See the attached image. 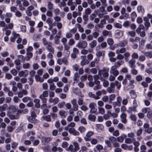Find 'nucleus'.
I'll use <instances>...</instances> for the list:
<instances>
[{
    "label": "nucleus",
    "mask_w": 152,
    "mask_h": 152,
    "mask_svg": "<svg viewBox=\"0 0 152 152\" xmlns=\"http://www.w3.org/2000/svg\"><path fill=\"white\" fill-rule=\"evenodd\" d=\"M142 111L143 113L147 114H152V111L149 108H144L142 109Z\"/></svg>",
    "instance_id": "25"
},
{
    "label": "nucleus",
    "mask_w": 152,
    "mask_h": 152,
    "mask_svg": "<svg viewBox=\"0 0 152 152\" xmlns=\"http://www.w3.org/2000/svg\"><path fill=\"white\" fill-rule=\"evenodd\" d=\"M22 66L24 69H29L30 67V64L28 63H24L23 64Z\"/></svg>",
    "instance_id": "64"
},
{
    "label": "nucleus",
    "mask_w": 152,
    "mask_h": 152,
    "mask_svg": "<svg viewBox=\"0 0 152 152\" xmlns=\"http://www.w3.org/2000/svg\"><path fill=\"white\" fill-rule=\"evenodd\" d=\"M28 75V71L27 70H21L19 71L18 73V75L20 77H26Z\"/></svg>",
    "instance_id": "8"
},
{
    "label": "nucleus",
    "mask_w": 152,
    "mask_h": 152,
    "mask_svg": "<svg viewBox=\"0 0 152 152\" xmlns=\"http://www.w3.org/2000/svg\"><path fill=\"white\" fill-rule=\"evenodd\" d=\"M48 101L50 103H52L53 104H55L58 102L59 99L57 97H55L53 99L50 98L49 99Z\"/></svg>",
    "instance_id": "17"
},
{
    "label": "nucleus",
    "mask_w": 152,
    "mask_h": 152,
    "mask_svg": "<svg viewBox=\"0 0 152 152\" xmlns=\"http://www.w3.org/2000/svg\"><path fill=\"white\" fill-rule=\"evenodd\" d=\"M84 97V96L82 95H81L78 98L77 100V103L79 105H82L83 104V98Z\"/></svg>",
    "instance_id": "21"
},
{
    "label": "nucleus",
    "mask_w": 152,
    "mask_h": 152,
    "mask_svg": "<svg viewBox=\"0 0 152 152\" xmlns=\"http://www.w3.org/2000/svg\"><path fill=\"white\" fill-rule=\"evenodd\" d=\"M113 26L115 28L121 29L122 27V25L119 23L115 22L113 23Z\"/></svg>",
    "instance_id": "42"
},
{
    "label": "nucleus",
    "mask_w": 152,
    "mask_h": 152,
    "mask_svg": "<svg viewBox=\"0 0 152 152\" xmlns=\"http://www.w3.org/2000/svg\"><path fill=\"white\" fill-rule=\"evenodd\" d=\"M88 119L92 121H95L96 117L93 115H89L88 116Z\"/></svg>",
    "instance_id": "60"
},
{
    "label": "nucleus",
    "mask_w": 152,
    "mask_h": 152,
    "mask_svg": "<svg viewBox=\"0 0 152 152\" xmlns=\"http://www.w3.org/2000/svg\"><path fill=\"white\" fill-rule=\"evenodd\" d=\"M140 38L139 37H136L134 39L130 38L129 39V41L131 42L134 43L135 42H137L140 41Z\"/></svg>",
    "instance_id": "39"
},
{
    "label": "nucleus",
    "mask_w": 152,
    "mask_h": 152,
    "mask_svg": "<svg viewBox=\"0 0 152 152\" xmlns=\"http://www.w3.org/2000/svg\"><path fill=\"white\" fill-rule=\"evenodd\" d=\"M101 80L102 82V85L104 87H108L109 85V82L107 80L103 79L102 78L101 79Z\"/></svg>",
    "instance_id": "33"
},
{
    "label": "nucleus",
    "mask_w": 152,
    "mask_h": 152,
    "mask_svg": "<svg viewBox=\"0 0 152 152\" xmlns=\"http://www.w3.org/2000/svg\"><path fill=\"white\" fill-rule=\"evenodd\" d=\"M80 77V75L79 74L76 72L74 74V77L73 78V81L74 83H77L79 80V78Z\"/></svg>",
    "instance_id": "26"
},
{
    "label": "nucleus",
    "mask_w": 152,
    "mask_h": 152,
    "mask_svg": "<svg viewBox=\"0 0 152 152\" xmlns=\"http://www.w3.org/2000/svg\"><path fill=\"white\" fill-rule=\"evenodd\" d=\"M69 133L72 134L74 135L77 136L80 134L79 132L75 130V129H71L69 130Z\"/></svg>",
    "instance_id": "30"
},
{
    "label": "nucleus",
    "mask_w": 152,
    "mask_h": 152,
    "mask_svg": "<svg viewBox=\"0 0 152 152\" xmlns=\"http://www.w3.org/2000/svg\"><path fill=\"white\" fill-rule=\"evenodd\" d=\"M62 1L59 4L58 6L60 7L61 8L63 7H65L66 5V2L67 1H69V0H62Z\"/></svg>",
    "instance_id": "44"
},
{
    "label": "nucleus",
    "mask_w": 152,
    "mask_h": 152,
    "mask_svg": "<svg viewBox=\"0 0 152 152\" xmlns=\"http://www.w3.org/2000/svg\"><path fill=\"white\" fill-rule=\"evenodd\" d=\"M83 19L84 20L83 23L84 24H86L87 23V21L88 20V15H83Z\"/></svg>",
    "instance_id": "59"
},
{
    "label": "nucleus",
    "mask_w": 152,
    "mask_h": 152,
    "mask_svg": "<svg viewBox=\"0 0 152 152\" xmlns=\"http://www.w3.org/2000/svg\"><path fill=\"white\" fill-rule=\"evenodd\" d=\"M40 76V75H35V80L37 82H39L40 83H42L44 81V79Z\"/></svg>",
    "instance_id": "28"
},
{
    "label": "nucleus",
    "mask_w": 152,
    "mask_h": 152,
    "mask_svg": "<svg viewBox=\"0 0 152 152\" xmlns=\"http://www.w3.org/2000/svg\"><path fill=\"white\" fill-rule=\"evenodd\" d=\"M117 69L115 66H112L110 71V73L115 76H117L119 74V72L116 70Z\"/></svg>",
    "instance_id": "7"
},
{
    "label": "nucleus",
    "mask_w": 152,
    "mask_h": 152,
    "mask_svg": "<svg viewBox=\"0 0 152 152\" xmlns=\"http://www.w3.org/2000/svg\"><path fill=\"white\" fill-rule=\"evenodd\" d=\"M66 150L68 151H70V152H76L73 145L72 144L70 145L69 147L66 149Z\"/></svg>",
    "instance_id": "40"
},
{
    "label": "nucleus",
    "mask_w": 152,
    "mask_h": 152,
    "mask_svg": "<svg viewBox=\"0 0 152 152\" xmlns=\"http://www.w3.org/2000/svg\"><path fill=\"white\" fill-rule=\"evenodd\" d=\"M135 82L134 80H132L129 81V86L132 88H134V84Z\"/></svg>",
    "instance_id": "53"
},
{
    "label": "nucleus",
    "mask_w": 152,
    "mask_h": 152,
    "mask_svg": "<svg viewBox=\"0 0 152 152\" xmlns=\"http://www.w3.org/2000/svg\"><path fill=\"white\" fill-rule=\"evenodd\" d=\"M133 139H132L128 137L126 138L125 140V142L126 144H130L133 143Z\"/></svg>",
    "instance_id": "47"
},
{
    "label": "nucleus",
    "mask_w": 152,
    "mask_h": 152,
    "mask_svg": "<svg viewBox=\"0 0 152 152\" xmlns=\"http://www.w3.org/2000/svg\"><path fill=\"white\" fill-rule=\"evenodd\" d=\"M72 1L73 0H69L67 3V5L70 6V8L71 11L74 10L77 5L75 4V2H73Z\"/></svg>",
    "instance_id": "5"
},
{
    "label": "nucleus",
    "mask_w": 152,
    "mask_h": 152,
    "mask_svg": "<svg viewBox=\"0 0 152 152\" xmlns=\"http://www.w3.org/2000/svg\"><path fill=\"white\" fill-rule=\"evenodd\" d=\"M27 57H26L25 60L27 61H29L33 56V54L31 52H27Z\"/></svg>",
    "instance_id": "41"
},
{
    "label": "nucleus",
    "mask_w": 152,
    "mask_h": 152,
    "mask_svg": "<svg viewBox=\"0 0 152 152\" xmlns=\"http://www.w3.org/2000/svg\"><path fill=\"white\" fill-rule=\"evenodd\" d=\"M72 91L74 94L80 96L82 95L80 90L77 88H73L72 89Z\"/></svg>",
    "instance_id": "22"
},
{
    "label": "nucleus",
    "mask_w": 152,
    "mask_h": 152,
    "mask_svg": "<svg viewBox=\"0 0 152 152\" xmlns=\"http://www.w3.org/2000/svg\"><path fill=\"white\" fill-rule=\"evenodd\" d=\"M31 97L28 96H26L23 97L22 99V101L25 103L27 102L28 101H31Z\"/></svg>",
    "instance_id": "61"
},
{
    "label": "nucleus",
    "mask_w": 152,
    "mask_h": 152,
    "mask_svg": "<svg viewBox=\"0 0 152 152\" xmlns=\"http://www.w3.org/2000/svg\"><path fill=\"white\" fill-rule=\"evenodd\" d=\"M144 54L147 58H152V51H148L144 53Z\"/></svg>",
    "instance_id": "38"
},
{
    "label": "nucleus",
    "mask_w": 152,
    "mask_h": 152,
    "mask_svg": "<svg viewBox=\"0 0 152 152\" xmlns=\"http://www.w3.org/2000/svg\"><path fill=\"white\" fill-rule=\"evenodd\" d=\"M131 22L127 20L124 22L123 25L125 27H127L130 26Z\"/></svg>",
    "instance_id": "62"
},
{
    "label": "nucleus",
    "mask_w": 152,
    "mask_h": 152,
    "mask_svg": "<svg viewBox=\"0 0 152 152\" xmlns=\"http://www.w3.org/2000/svg\"><path fill=\"white\" fill-rule=\"evenodd\" d=\"M91 10L90 8L88 7L85 10V14L87 15H88L91 14Z\"/></svg>",
    "instance_id": "58"
},
{
    "label": "nucleus",
    "mask_w": 152,
    "mask_h": 152,
    "mask_svg": "<svg viewBox=\"0 0 152 152\" xmlns=\"http://www.w3.org/2000/svg\"><path fill=\"white\" fill-rule=\"evenodd\" d=\"M126 137V136L124 134H122L120 136L116 138L113 136H110L109 138V140H105V142L107 147L109 148L112 147L111 143H112L113 147H120V144L117 141L120 143H122L124 141V138Z\"/></svg>",
    "instance_id": "1"
},
{
    "label": "nucleus",
    "mask_w": 152,
    "mask_h": 152,
    "mask_svg": "<svg viewBox=\"0 0 152 152\" xmlns=\"http://www.w3.org/2000/svg\"><path fill=\"white\" fill-rule=\"evenodd\" d=\"M99 48L98 46L96 48V55L98 58H99L101 56H103L104 55L105 51L103 50H99Z\"/></svg>",
    "instance_id": "6"
},
{
    "label": "nucleus",
    "mask_w": 152,
    "mask_h": 152,
    "mask_svg": "<svg viewBox=\"0 0 152 152\" xmlns=\"http://www.w3.org/2000/svg\"><path fill=\"white\" fill-rule=\"evenodd\" d=\"M135 60L133 59H131L128 61L129 66L131 68H134L135 67Z\"/></svg>",
    "instance_id": "16"
},
{
    "label": "nucleus",
    "mask_w": 152,
    "mask_h": 152,
    "mask_svg": "<svg viewBox=\"0 0 152 152\" xmlns=\"http://www.w3.org/2000/svg\"><path fill=\"white\" fill-rule=\"evenodd\" d=\"M97 44V42L95 40H93L89 44V45L91 48H94L96 47Z\"/></svg>",
    "instance_id": "34"
},
{
    "label": "nucleus",
    "mask_w": 152,
    "mask_h": 152,
    "mask_svg": "<svg viewBox=\"0 0 152 152\" xmlns=\"http://www.w3.org/2000/svg\"><path fill=\"white\" fill-rule=\"evenodd\" d=\"M137 10L138 12L143 13L145 11L143 7L142 6H139L137 7Z\"/></svg>",
    "instance_id": "51"
},
{
    "label": "nucleus",
    "mask_w": 152,
    "mask_h": 152,
    "mask_svg": "<svg viewBox=\"0 0 152 152\" xmlns=\"http://www.w3.org/2000/svg\"><path fill=\"white\" fill-rule=\"evenodd\" d=\"M109 68L104 67L102 69L99 71L98 74L100 76L102 75L104 78L107 77L109 76Z\"/></svg>",
    "instance_id": "2"
},
{
    "label": "nucleus",
    "mask_w": 152,
    "mask_h": 152,
    "mask_svg": "<svg viewBox=\"0 0 152 152\" xmlns=\"http://www.w3.org/2000/svg\"><path fill=\"white\" fill-rule=\"evenodd\" d=\"M73 145L74 146V148L76 151V152L80 148L79 144L77 142H75L73 143Z\"/></svg>",
    "instance_id": "46"
},
{
    "label": "nucleus",
    "mask_w": 152,
    "mask_h": 152,
    "mask_svg": "<svg viewBox=\"0 0 152 152\" xmlns=\"http://www.w3.org/2000/svg\"><path fill=\"white\" fill-rule=\"evenodd\" d=\"M52 139V138L50 137H43L42 138V141L43 143L45 144L51 141Z\"/></svg>",
    "instance_id": "19"
},
{
    "label": "nucleus",
    "mask_w": 152,
    "mask_h": 152,
    "mask_svg": "<svg viewBox=\"0 0 152 152\" xmlns=\"http://www.w3.org/2000/svg\"><path fill=\"white\" fill-rule=\"evenodd\" d=\"M114 84V87H115L116 86V88L118 89H119L121 86V83L120 82H118V81L116 80L114 82H112Z\"/></svg>",
    "instance_id": "35"
},
{
    "label": "nucleus",
    "mask_w": 152,
    "mask_h": 152,
    "mask_svg": "<svg viewBox=\"0 0 152 152\" xmlns=\"http://www.w3.org/2000/svg\"><path fill=\"white\" fill-rule=\"evenodd\" d=\"M127 40L125 39L119 42L118 43L117 45L119 47H124L127 44Z\"/></svg>",
    "instance_id": "11"
},
{
    "label": "nucleus",
    "mask_w": 152,
    "mask_h": 152,
    "mask_svg": "<svg viewBox=\"0 0 152 152\" xmlns=\"http://www.w3.org/2000/svg\"><path fill=\"white\" fill-rule=\"evenodd\" d=\"M9 110L12 112L13 113L15 112L16 110V108L15 106L13 105H10L8 107Z\"/></svg>",
    "instance_id": "48"
},
{
    "label": "nucleus",
    "mask_w": 152,
    "mask_h": 152,
    "mask_svg": "<svg viewBox=\"0 0 152 152\" xmlns=\"http://www.w3.org/2000/svg\"><path fill=\"white\" fill-rule=\"evenodd\" d=\"M126 115H121L120 117L121 121L123 123L126 122Z\"/></svg>",
    "instance_id": "49"
},
{
    "label": "nucleus",
    "mask_w": 152,
    "mask_h": 152,
    "mask_svg": "<svg viewBox=\"0 0 152 152\" xmlns=\"http://www.w3.org/2000/svg\"><path fill=\"white\" fill-rule=\"evenodd\" d=\"M124 58L126 62L128 61L129 58L130 56V54L128 52H125L123 54Z\"/></svg>",
    "instance_id": "23"
},
{
    "label": "nucleus",
    "mask_w": 152,
    "mask_h": 152,
    "mask_svg": "<svg viewBox=\"0 0 152 152\" xmlns=\"http://www.w3.org/2000/svg\"><path fill=\"white\" fill-rule=\"evenodd\" d=\"M106 23V21L104 20H102L100 23L97 24V26L99 28H102L104 27V25Z\"/></svg>",
    "instance_id": "31"
},
{
    "label": "nucleus",
    "mask_w": 152,
    "mask_h": 152,
    "mask_svg": "<svg viewBox=\"0 0 152 152\" xmlns=\"http://www.w3.org/2000/svg\"><path fill=\"white\" fill-rule=\"evenodd\" d=\"M18 142H12L11 143V147L14 150H15L17 147L18 145Z\"/></svg>",
    "instance_id": "54"
},
{
    "label": "nucleus",
    "mask_w": 152,
    "mask_h": 152,
    "mask_svg": "<svg viewBox=\"0 0 152 152\" xmlns=\"http://www.w3.org/2000/svg\"><path fill=\"white\" fill-rule=\"evenodd\" d=\"M36 117V115H31L30 116L28 117V119L29 121L32 123H35L36 120L35 118Z\"/></svg>",
    "instance_id": "14"
},
{
    "label": "nucleus",
    "mask_w": 152,
    "mask_h": 152,
    "mask_svg": "<svg viewBox=\"0 0 152 152\" xmlns=\"http://www.w3.org/2000/svg\"><path fill=\"white\" fill-rule=\"evenodd\" d=\"M7 106L6 104H4L0 106V111L2 112L4 111L5 110L7 107Z\"/></svg>",
    "instance_id": "56"
},
{
    "label": "nucleus",
    "mask_w": 152,
    "mask_h": 152,
    "mask_svg": "<svg viewBox=\"0 0 152 152\" xmlns=\"http://www.w3.org/2000/svg\"><path fill=\"white\" fill-rule=\"evenodd\" d=\"M75 26H77L79 31L82 33L84 32V29L81 26V25L80 24L78 23H77L75 25Z\"/></svg>",
    "instance_id": "52"
},
{
    "label": "nucleus",
    "mask_w": 152,
    "mask_h": 152,
    "mask_svg": "<svg viewBox=\"0 0 152 152\" xmlns=\"http://www.w3.org/2000/svg\"><path fill=\"white\" fill-rule=\"evenodd\" d=\"M46 49L50 52L53 53L54 49L53 47L50 44L48 45L46 47Z\"/></svg>",
    "instance_id": "43"
},
{
    "label": "nucleus",
    "mask_w": 152,
    "mask_h": 152,
    "mask_svg": "<svg viewBox=\"0 0 152 152\" xmlns=\"http://www.w3.org/2000/svg\"><path fill=\"white\" fill-rule=\"evenodd\" d=\"M136 107H129L127 110V112L129 113H135L137 111Z\"/></svg>",
    "instance_id": "37"
},
{
    "label": "nucleus",
    "mask_w": 152,
    "mask_h": 152,
    "mask_svg": "<svg viewBox=\"0 0 152 152\" xmlns=\"http://www.w3.org/2000/svg\"><path fill=\"white\" fill-rule=\"evenodd\" d=\"M12 34L13 36L10 38V40L12 42H14L15 41L16 38L19 37L20 35L15 32H13Z\"/></svg>",
    "instance_id": "15"
},
{
    "label": "nucleus",
    "mask_w": 152,
    "mask_h": 152,
    "mask_svg": "<svg viewBox=\"0 0 152 152\" xmlns=\"http://www.w3.org/2000/svg\"><path fill=\"white\" fill-rule=\"evenodd\" d=\"M48 92L47 91H44L42 94H40L39 96V97L41 96L42 97L45 98L47 97L48 96Z\"/></svg>",
    "instance_id": "55"
},
{
    "label": "nucleus",
    "mask_w": 152,
    "mask_h": 152,
    "mask_svg": "<svg viewBox=\"0 0 152 152\" xmlns=\"http://www.w3.org/2000/svg\"><path fill=\"white\" fill-rule=\"evenodd\" d=\"M96 130L98 132H100L103 130L104 128L103 125L102 124H96Z\"/></svg>",
    "instance_id": "29"
},
{
    "label": "nucleus",
    "mask_w": 152,
    "mask_h": 152,
    "mask_svg": "<svg viewBox=\"0 0 152 152\" xmlns=\"http://www.w3.org/2000/svg\"><path fill=\"white\" fill-rule=\"evenodd\" d=\"M123 31L118 30L115 31V36L116 38H119L123 36Z\"/></svg>",
    "instance_id": "12"
},
{
    "label": "nucleus",
    "mask_w": 152,
    "mask_h": 152,
    "mask_svg": "<svg viewBox=\"0 0 152 152\" xmlns=\"http://www.w3.org/2000/svg\"><path fill=\"white\" fill-rule=\"evenodd\" d=\"M94 134V132L92 131H89L87 132L86 134V136L84 138L85 141H90L91 139L90 137Z\"/></svg>",
    "instance_id": "10"
},
{
    "label": "nucleus",
    "mask_w": 152,
    "mask_h": 152,
    "mask_svg": "<svg viewBox=\"0 0 152 152\" xmlns=\"http://www.w3.org/2000/svg\"><path fill=\"white\" fill-rule=\"evenodd\" d=\"M39 99H41L42 103L41 105V107H45L47 106L46 102L47 99L45 98L42 97L41 96L40 97H39Z\"/></svg>",
    "instance_id": "20"
},
{
    "label": "nucleus",
    "mask_w": 152,
    "mask_h": 152,
    "mask_svg": "<svg viewBox=\"0 0 152 152\" xmlns=\"http://www.w3.org/2000/svg\"><path fill=\"white\" fill-rule=\"evenodd\" d=\"M88 43L86 41H80L76 45V46L79 48H85L87 46Z\"/></svg>",
    "instance_id": "3"
},
{
    "label": "nucleus",
    "mask_w": 152,
    "mask_h": 152,
    "mask_svg": "<svg viewBox=\"0 0 152 152\" xmlns=\"http://www.w3.org/2000/svg\"><path fill=\"white\" fill-rule=\"evenodd\" d=\"M144 28V27L142 24H140L139 25V27L137 28L136 30L137 32L139 34L141 30L142 29H143Z\"/></svg>",
    "instance_id": "57"
},
{
    "label": "nucleus",
    "mask_w": 152,
    "mask_h": 152,
    "mask_svg": "<svg viewBox=\"0 0 152 152\" xmlns=\"http://www.w3.org/2000/svg\"><path fill=\"white\" fill-rule=\"evenodd\" d=\"M70 52L69 51H67L66 55V56L65 57H64L62 58L63 63L65 64H68V62L67 60V58L69 57V56Z\"/></svg>",
    "instance_id": "13"
},
{
    "label": "nucleus",
    "mask_w": 152,
    "mask_h": 152,
    "mask_svg": "<svg viewBox=\"0 0 152 152\" xmlns=\"http://www.w3.org/2000/svg\"><path fill=\"white\" fill-rule=\"evenodd\" d=\"M124 63L122 61H119L117 62L114 63V65L113 66H115V68H117L119 67L121 65Z\"/></svg>",
    "instance_id": "32"
},
{
    "label": "nucleus",
    "mask_w": 152,
    "mask_h": 152,
    "mask_svg": "<svg viewBox=\"0 0 152 152\" xmlns=\"http://www.w3.org/2000/svg\"><path fill=\"white\" fill-rule=\"evenodd\" d=\"M107 91L104 89L102 90L101 91H98L96 92V100L99 99L100 98V96L102 94H106Z\"/></svg>",
    "instance_id": "4"
},
{
    "label": "nucleus",
    "mask_w": 152,
    "mask_h": 152,
    "mask_svg": "<svg viewBox=\"0 0 152 152\" xmlns=\"http://www.w3.org/2000/svg\"><path fill=\"white\" fill-rule=\"evenodd\" d=\"M129 17V15L127 13H124L121 14V15L120 16L119 19L120 20L126 19H127Z\"/></svg>",
    "instance_id": "36"
},
{
    "label": "nucleus",
    "mask_w": 152,
    "mask_h": 152,
    "mask_svg": "<svg viewBox=\"0 0 152 152\" xmlns=\"http://www.w3.org/2000/svg\"><path fill=\"white\" fill-rule=\"evenodd\" d=\"M100 1L102 4L103 6H101L99 8V10H101V8H102V10L101 11L102 12H103L104 10L105 7L107 6L106 4V0H100Z\"/></svg>",
    "instance_id": "18"
},
{
    "label": "nucleus",
    "mask_w": 152,
    "mask_h": 152,
    "mask_svg": "<svg viewBox=\"0 0 152 152\" xmlns=\"http://www.w3.org/2000/svg\"><path fill=\"white\" fill-rule=\"evenodd\" d=\"M126 48L122 47L120 49H118L116 50L115 53L116 54L124 53L126 51Z\"/></svg>",
    "instance_id": "24"
},
{
    "label": "nucleus",
    "mask_w": 152,
    "mask_h": 152,
    "mask_svg": "<svg viewBox=\"0 0 152 152\" xmlns=\"http://www.w3.org/2000/svg\"><path fill=\"white\" fill-rule=\"evenodd\" d=\"M34 102L35 103V106L36 107L39 108L40 107V100L39 99H34Z\"/></svg>",
    "instance_id": "27"
},
{
    "label": "nucleus",
    "mask_w": 152,
    "mask_h": 152,
    "mask_svg": "<svg viewBox=\"0 0 152 152\" xmlns=\"http://www.w3.org/2000/svg\"><path fill=\"white\" fill-rule=\"evenodd\" d=\"M9 116L12 120L18 119L19 117V115H9Z\"/></svg>",
    "instance_id": "50"
},
{
    "label": "nucleus",
    "mask_w": 152,
    "mask_h": 152,
    "mask_svg": "<svg viewBox=\"0 0 152 152\" xmlns=\"http://www.w3.org/2000/svg\"><path fill=\"white\" fill-rule=\"evenodd\" d=\"M115 88L114 87V84L113 83H110V86L107 88V91L109 93H113L114 92Z\"/></svg>",
    "instance_id": "9"
},
{
    "label": "nucleus",
    "mask_w": 152,
    "mask_h": 152,
    "mask_svg": "<svg viewBox=\"0 0 152 152\" xmlns=\"http://www.w3.org/2000/svg\"><path fill=\"white\" fill-rule=\"evenodd\" d=\"M139 60L141 62H143L146 59V57L145 56L143 55H140L138 57Z\"/></svg>",
    "instance_id": "63"
},
{
    "label": "nucleus",
    "mask_w": 152,
    "mask_h": 152,
    "mask_svg": "<svg viewBox=\"0 0 152 152\" xmlns=\"http://www.w3.org/2000/svg\"><path fill=\"white\" fill-rule=\"evenodd\" d=\"M131 17L132 21L134 22V21L135 19L137 17V15L136 12L135 11H134L131 14Z\"/></svg>",
    "instance_id": "45"
}]
</instances>
